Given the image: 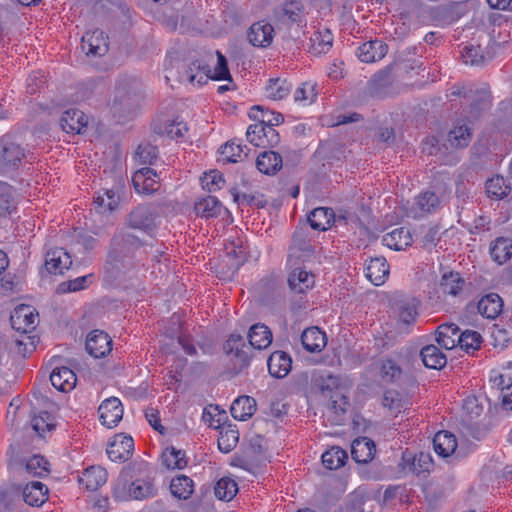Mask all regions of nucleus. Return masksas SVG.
Masks as SVG:
<instances>
[{
  "label": "nucleus",
  "mask_w": 512,
  "mask_h": 512,
  "mask_svg": "<svg viewBox=\"0 0 512 512\" xmlns=\"http://www.w3.org/2000/svg\"><path fill=\"white\" fill-rule=\"evenodd\" d=\"M156 489L149 478L131 481L126 474H121L113 488V497L118 501L129 499L143 500L154 496Z\"/></svg>",
  "instance_id": "obj_1"
},
{
  "label": "nucleus",
  "mask_w": 512,
  "mask_h": 512,
  "mask_svg": "<svg viewBox=\"0 0 512 512\" xmlns=\"http://www.w3.org/2000/svg\"><path fill=\"white\" fill-rule=\"evenodd\" d=\"M142 246L140 239L125 231H118L111 240V249L109 252V261L114 267L121 271L126 267L125 259H130L135 250Z\"/></svg>",
  "instance_id": "obj_2"
},
{
  "label": "nucleus",
  "mask_w": 512,
  "mask_h": 512,
  "mask_svg": "<svg viewBox=\"0 0 512 512\" xmlns=\"http://www.w3.org/2000/svg\"><path fill=\"white\" fill-rule=\"evenodd\" d=\"M223 350L229 358L234 374H239L248 368L254 356L253 348L239 334H231L224 343Z\"/></svg>",
  "instance_id": "obj_3"
},
{
  "label": "nucleus",
  "mask_w": 512,
  "mask_h": 512,
  "mask_svg": "<svg viewBox=\"0 0 512 512\" xmlns=\"http://www.w3.org/2000/svg\"><path fill=\"white\" fill-rule=\"evenodd\" d=\"M12 338L17 353L23 357L31 354L39 343V335L35 322H11Z\"/></svg>",
  "instance_id": "obj_4"
},
{
  "label": "nucleus",
  "mask_w": 512,
  "mask_h": 512,
  "mask_svg": "<svg viewBox=\"0 0 512 512\" xmlns=\"http://www.w3.org/2000/svg\"><path fill=\"white\" fill-rule=\"evenodd\" d=\"M390 309L400 320H415L422 315L420 300L399 294L391 297Z\"/></svg>",
  "instance_id": "obj_5"
},
{
  "label": "nucleus",
  "mask_w": 512,
  "mask_h": 512,
  "mask_svg": "<svg viewBox=\"0 0 512 512\" xmlns=\"http://www.w3.org/2000/svg\"><path fill=\"white\" fill-rule=\"evenodd\" d=\"M156 214L149 205H138L128 216V226L150 233L156 227Z\"/></svg>",
  "instance_id": "obj_6"
},
{
  "label": "nucleus",
  "mask_w": 512,
  "mask_h": 512,
  "mask_svg": "<svg viewBox=\"0 0 512 512\" xmlns=\"http://www.w3.org/2000/svg\"><path fill=\"white\" fill-rule=\"evenodd\" d=\"M134 451V441L131 436L116 435L107 448V455L112 461L125 462L129 460Z\"/></svg>",
  "instance_id": "obj_7"
},
{
  "label": "nucleus",
  "mask_w": 512,
  "mask_h": 512,
  "mask_svg": "<svg viewBox=\"0 0 512 512\" xmlns=\"http://www.w3.org/2000/svg\"><path fill=\"white\" fill-rule=\"evenodd\" d=\"M159 175L155 170L144 167L137 170L132 176L134 189L139 194H151L159 189Z\"/></svg>",
  "instance_id": "obj_8"
},
{
  "label": "nucleus",
  "mask_w": 512,
  "mask_h": 512,
  "mask_svg": "<svg viewBox=\"0 0 512 512\" xmlns=\"http://www.w3.org/2000/svg\"><path fill=\"white\" fill-rule=\"evenodd\" d=\"M86 350L95 358L105 357L112 350V339L102 330H93L87 336Z\"/></svg>",
  "instance_id": "obj_9"
},
{
  "label": "nucleus",
  "mask_w": 512,
  "mask_h": 512,
  "mask_svg": "<svg viewBox=\"0 0 512 512\" xmlns=\"http://www.w3.org/2000/svg\"><path fill=\"white\" fill-rule=\"evenodd\" d=\"M101 423L108 427H115L123 417V407L120 400L110 397L104 400L98 408Z\"/></svg>",
  "instance_id": "obj_10"
},
{
  "label": "nucleus",
  "mask_w": 512,
  "mask_h": 512,
  "mask_svg": "<svg viewBox=\"0 0 512 512\" xmlns=\"http://www.w3.org/2000/svg\"><path fill=\"white\" fill-rule=\"evenodd\" d=\"M81 48L87 55L102 56L108 51V38L101 30L87 32L82 36Z\"/></svg>",
  "instance_id": "obj_11"
},
{
  "label": "nucleus",
  "mask_w": 512,
  "mask_h": 512,
  "mask_svg": "<svg viewBox=\"0 0 512 512\" xmlns=\"http://www.w3.org/2000/svg\"><path fill=\"white\" fill-rule=\"evenodd\" d=\"M72 265V259L63 248H53L47 251L45 267L51 274H63Z\"/></svg>",
  "instance_id": "obj_12"
},
{
  "label": "nucleus",
  "mask_w": 512,
  "mask_h": 512,
  "mask_svg": "<svg viewBox=\"0 0 512 512\" xmlns=\"http://www.w3.org/2000/svg\"><path fill=\"white\" fill-rule=\"evenodd\" d=\"M88 124V117L78 109L66 110L60 119L61 128L67 133H82Z\"/></svg>",
  "instance_id": "obj_13"
},
{
  "label": "nucleus",
  "mask_w": 512,
  "mask_h": 512,
  "mask_svg": "<svg viewBox=\"0 0 512 512\" xmlns=\"http://www.w3.org/2000/svg\"><path fill=\"white\" fill-rule=\"evenodd\" d=\"M388 51V46L382 40H372L358 47L357 56L360 61L372 63L381 60Z\"/></svg>",
  "instance_id": "obj_14"
},
{
  "label": "nucleus",
  "mask_w": 512,
  "mask_h": 512,
  "mask_svg": "<svg viewBox=\"0 0 512 512\" xmlns=\"http://www.w3.org/2000/svg\"><path fill=\"white\" fill-rule=\"evenodd\" d=\"M273 35V26L264 21H259L251 25L248 32V39L253 46L267 47L272 43Z\"/></svg>",
  "instance_id": "obj_15"
},
{
  "label": "nucleus",
  "mask_w": 512,
  "mask_h": 512,
  "mask_svg": "<svg viewBox=\"0 0 512 512\" xmlns=\"http://www.w3.org/2000/svg\"><path fill=\"white\" fill-rule=\"evenodd\" d=\"M311 386L322 394L331 393L340 386V378L326 370H315L310 377Z\"/></svg>",
  "instance_id": "obj_16"
},
{
  "label": "nucleus",
  "mask_w": 512,
  "mask_h": 512,
  "mask_svg": "<svg viewBox=\"0 0 512 512\" xmlns=\"http://www.w3.org/2000/svg\"><path fill=\"white\" fill-rule=\"evenodd\" d=\"M267 366L269 374L274 378H284L292 368L291 357L284 351L273 352L268 360Z\"/></svg>",
  "instance_id": "obj_17"
},
{
  "label": "nucleus",
  "mask_w": 512,
  "mask_h": 512,
  "mask_svg": "<svg viewBox=\"0 0 512 512\" xmlns=\"http://www.w3.org/2000/svg\"><path fill=\"white\" fill-rule=\"evenodd\" d=\"M24 157V150L16 143L0 142V171L16 167Z\"/></svg>",
  "instance_id": "obj_18"
},
{
  "label": "nucleus",
  "mask_w": 512,
  "mask_h": 512,
  "mask_svg": "<svg viewBox=\"0 0 512 512\" xmlns=\"http://www.w3.org/2000/svg\"><path fill=\"white\" fill-rule=\"evenodd\" d=\"M195 213L205 219L216 218L221 215L224 211L228 213V210L224 208L222 203L214 196H206L198 199L194 204Z\"/></svg>",
  "instance_id": "obj_19"
},
{
  "label": "nucleus",
  "mask_w": 512,
  "mask_h": 512,
  "mask_svg": "<svg viewBox=\"0 0 512 512\" xmlns=\"http://www.w3.org/2000/svg\"><path fill=\"white\" fill-rule=\"evenodd\" d=\"M366 277L376 286L382 285L389 276V265L384 257L370 258L365 268Z\"/></svg>",
  "instance_id": "obj_20"
},
{
  "label": "nucleus",
  "mask_w": 512,
  "mask_h": 512,
  "mask_svg": "<svg viewBox=\"0 0 512 512\" xmlns=\"http://www.w3.org/2000/svg\"><path fill=\"white\" fill-rule=\"evenodd\" d=\"M248 339L249 345L253 349L262 350L271 345L273 335L268 326L262 322H257L249 329Z\"/></svg>",
  "instance_id": "obj_21"
},
{
  "label": "nucleus",
  "mask_w": 512,
  "mask_h": 512,
  "mask_svg": "<svg viewBox=\"0 0 512 512\" xmlns=\"http://www.w3.org/2000/svg\"><path fill=\"white\" fill-rule=\"evenodd\" d=\"M52 385L61 392L71 391L77 382L76 374L68 367H57L50 374Z\"/></svg>",
  "instance_id": "obj_22"
},
{
  "label": "nucleus",
  "mask_w": 512,
  "mask_h": 512,
  "mask_svg": "<svg viewBox=\"0 0 512 512\" xmlns=\"http://www.w3.org/2000/svg\"><path fill=\"white\" fill-rule=\"evenodd\" d=\"M375 452V443L367 437L357 438L352 442L351 455L357 463L370 462L374 458Z\"/></svg>",
  "instance_id": "obj_23"
},
{
  "label": "nucleus",
  "mask_w": 512,
  "mask_h": 512,
  "mask_svg": "<svg viewBox=\"0 0 512 512\" xmlns=\"http://www.w3.org/2000/svg\"><path fill=\"white\" fill-rule=\"evenodd\" d=\"M283 165L282 156L272 150L260 153L256 160L257 169L266 175L276 174Z\"/></svg>",
  "instance_id": "obj_24"
},
{
  "label": "nucleus",
  "mask_w": 512,
  "mask_h": 512,
  "mask_svg": "<svg viewBox=\"0 0 512 512\" xmlns=\"http://www.w3.org/2000/svg\"><path fill=\"white\" fill-rule=\"evenodd\" d=\"M437 343L447 349H453L458 345L457 338L460 336V329L454 322H444L437 330Z\"/></svg>",
  "instance_id": "obj_25"
},
{
  "label": "nucleus",
  "mask_w": 512,
  "mask_h": 512,
  "mask_svg": "<svg viewBox=\"0 0 512 512\" xmlns=\"http://www.w3.org/2000/svg\"><path fill=\"white\" fill-rule=\"evenodd\" d=\"M479 313L488 320H494L503 309V301L496 293L483 296L477 305Z\"/></svg>",
  "instance_id": "obj_26"
},
{
  "label": "nucleus",
  "mask_w": 512,
  "mask_h": 512,
  "mask_svg": "<svg viewBox=\"0 0 512 512\" xmlns=\"http://www.w3.org/2000/svg\"><path fill=\"white\" fill-rule=\"evenodd\" d=\"M303 347L308 352H320L327 344L326 334L318 327L306 328L301 335Z\"/></svg>",
  "instance_id": "obj_27"
},
{
  "label": "nucleus",
  "mask_w": 512,
  "mask_h": 512,
  "mask_svg": "<svg viewBox=\"0 0 512 512\" xmlns=\"http://www.w3.org/2000/svg\"><path fill=\"white\" fill-rule=\"evenodd\" d=\"M107 481V471L100 466H91L84 470L79 482L89 491H95Z\"/></svg>",
  "instance_id": "obj_28"
},
{
  "label": "nucleus",
  "mask_w": 512,
  "mask_h": 512,
  "mask_svg": "<svg viewBox=\"0 0 512 512\" xmlns=\"http://www.w3.org/2000/svg\"><path fill=\"white\" fill-rule=\"evenodd\" d=\"M47 495L48 489L42 482L32 481L24 487L22 499L30 506H41L47 500Z\"/></svg>",
  "instance_id": "obj_29"
},
{
  "label": "nucleus",
  "mask_w": 512,
  "mask_h": 512,
  "mask_svg": "<svg viewBox=\"0 0 512 512\" xmlns=\"http://www.w3.org/2000/svg\"><path fill=\"white\" fill-rule=\"evenodd\" d=\"M382 242L385 246L400 251L411 245L412 236L408 229L400 227L385 234L382 238Z\"/></svg>",
  "instance_id": "obj_30"
},
{
  "label": "nucleus",
  "mask_w": 512,
  "mask_h": 512,
  "mask_svg": "<svg viewBox=\"0 0 512 512\" xmlns=\"http://www.w3.org/2000/svg\"><path fill=\"white\" fill-rule=\"evenodd\" d=\"M308 222L313 229L325 231L335 222L334 211L327 207L315 208L309 214Z\"/></svg>",
  "instance_id": "obj_31"
},
{
  "label": "nucleus",
  "mask_w": 512,
  "mask_h": 512,
  "mask_svg": "<svg viewBox=\"0 0 512 512\" xmlns=\"http://www.w3.org/2000/svg\"><path fill=\"white\" fill-rule=\"evenodd\" d=\"M288 283L293 291L304 293L314 286L315 276L302 268H295L288 277Z\"/></svg>",
  "instance_id": "obj_32"
},
{
  "label": "nucleus",
  "mask_w": 512,
  "mask_h": 512,
  "mask_svg": "<svg viewBox=\"0 0 512 512\" xmlns=\"http://www.w3.org/2000/svg\"><path fill=\"white\" fill-rule=\"evenodd\" d=\"M256 411V401L250 396H240L231 405L230 412L234 419L245 421Z\"/></svg>",
  "instance_id": "obj_33"
},
{
  "label": "nucleus",
  "mask_w": 512,
  "mask_h": 512,
  "mask_svg": "<svg viewBox=\"0 0 512 512\" xmlns=\"http://www.w3.org/2000/svg\"><path fill=\"white\" fill-rule=\"evenodd\" d=\"M465 280L458 272L449 271L441 276L439 290L444 295L457 296L463 290Z\"/></svg>",
  "instance_id": "obj_34"
},
{
  "label": "nucleus",
  "mask_w": 512,
  "mask_h": 512,
  "mask_svg": "<svg viewBox=\"0 0 512 512\" xmlns=\"http://www.w3.org/2000/svg\"><path fill=\"white\" fill-rule=\"evenodd\" d=\"M423 364L429 369L439 370L447 363L446 355L435 345H427L420 351Z\"/></svg>",
  "instance_id": "obj_35"
},
{
  "label": "nucleus",
  "mask_w": 512,
  "mask_h": 512,
  "mask_svg": "<svg viewBox=\"0 0 512 512\" xmlns=\"http://www.w3.org/2000/svg\"><path fill=\"white\" fill-rule=\"evenodd\" d=\"M433 446L439 456L446 458L456 451L457 441L452 433L440 431L434 436Z\"/></svg>",
  "instance_id": "obj_36"
},
{
  "label": "nucleus",
  "mask_w": 512,
  "mask_h": 512,
  "mask_svg": "<svg viewBox=\"0 0 512 512\" xmlns=\"http://www.w3.org/2000/svg\"><path fill=\"white\" fill-rule=\"evenodd\" d=\"M290 252V257L295 256L297 258L309 256L313 253V246L308 240L307 231L304 228H299L294 232Z\"/></svg>",
  "instance_id": "obj_37"
},
{
  "label": "nucleus",
  "mask_w": 512,
  "mask_h": 512,
  "mask_svg": "<svg viewBox=\"0 0 512 512\" xmlns=\"http://www.w3.org/2000/svg\"><path fill=\"white\" fill-rule=\"evenodd\" d=\"M283 16L290 22L301 24L306 22V5L304 0H285L282 6Z\"/></svg>",
  "instance_id": "obj_38"
},
{
  "label": "nucleus",
  "mask_w": 512,
  "mask_h": 512,
  "mask_svg": "<svg viewBox=\"0 0 512 512\" xmlns=\"http://www.w3.org/2000/svg\"><path fill=\"white\" fill-rule=\"evenodd\" d=\"M292 90V84L287 79L271 78L269 79L266 87V97L278 101L287 97Z\"/></svg>",
  "instance_id": "obj_39"
},
{
  "label": "nucleus",
  "mask_w": 512,
  "mask_h": 512,
  "mask_svg": "<svg viewBox=\"0 0 512 512\" xmlns=\"http://www.w3.org/2000/svg\"><path fill=\"white\" fill-rule=\"evenodd\" d=\"M415 205L418 209L419 216H422L424 214L437 212L442 206V200L434 192L425 191L416 198Z\"/></svg>",
  "instance_id": "obj_40"
},
{
  "label": "nucleus",
  "mask_w": 512,
  "mask_h": 512,
  "mask_svg": "<svg viewBox=\"0 0 512 512\" xmlns=\"http://www.w3.org/2000/svg\"><path fill=\"white\" fill-rule=\"evenodd\" d=\"M186 74L190 83L197 84L199 86L207 83V81L211 79V69L209 65L200 60L192 62L189 65Z\"/></svg>",
  "instance_id": "obj_41"
},
{
  "label": "nucleus",
  "mask_w": 512,
  "mask_h": 512,
  "mask_svg": "<svg viewBox=\"0 0 512 512\" xmlns=\"http://www.w3.org/2000/svg\"><path fill=\"white\" fill-rule=\"evenodd\" d=\"M490 254L498 264L507 262L512 257V240L504 237L497 238L491 244Z\"/></svg>",
  "instance_id": "obj_42"
},
{
  "label": "nucleus",
  "mask_w": 512,
  "mask_h": 512,
  "mask_svg": "<svg viewBox=\"0 0 512 512\" xmlns=\"http://www.w3.org/2000/svg\"><path fill=\"white\" fill-rule=\"evenodd\" d=\"M170 491L174 497L186 500L194 491L193 480L185 475L174 477L170 483Z\"/></svg>",
  "instance_id": "obj_43"
},
{
  "label": "nucleus",
  "mask_w": 512,
  "mask_h": 512,
  "mask_svg": "<svg viewBox=\"0 0 512 512\" xmlns=\"http://www.w3.org/2000/svg\"><path fill=\"white\" fill-rule=\"evenodd\" d=\"M494 347L505 348L512 340V322H495L491 330Z\"/></svg>",
  "instance_id": "obj_44"
},
{
  "label": "nucleus",
  "mask_w": 512,
  "mask_h": 512,
  "mask_svg": "<svg viewBox=\"0 0 512 512\" xmlns=\"http://www.w3.org/2000/svg\"><path fill=\"white\" fill-rule=\"evenodd\" d=\"M162 462L168 469H183L188 461L185 452L174 447H168L162 452Z\"/></svg>",
  "instance_id": "obj_45"
},
{
  "label": "nucleus",
  "mask_w": 512,
  "mask_h": 512,
  "mask_svg": "<svg viewBox=\"0 0 512 512\" xmlns=\"http://www.w3.org/2000/svg\"><path fill=\"white\" fill-rule=\"evenodd\" d=\"M382 404L392 413H399L405 409L409 401L397 390H387L383 394Z\"/></svg>",
  "instance_id": "obj_46"
},
{
  "label": "nucleus",
  "mask_w": 512,
  "mask_h": 512,
  "mask_svg": "<svg viewBox=\"0 0 512 512\" xmlns=\"http://www.w3.org/2000/svg\"><path fill=\"white\" fill-rule=\"evenodd\" d=\"M348 456L340 447H332L322 454L323 465L330 470H336L345 464Z\"/></svg>",
  "instance_id": "obj_47"
},
{
  "label": "nucleus",
  "mask_w": 512,
  "mask_h": 512,
  "mask_svg": "<svg viewBox=\"0 0 512 512\" xmlns=\"http://www.w3.org/2000/svg\"><path fill=\"white\" fill-rule=\"evenodd\" d=\"M310 41L311 49L315 54L327 53L333 44V35L329 30L316 31L312 34Z\"/></svg>",
  "instance_id": "obj_48"
},
{
  "label": "nucleus",
  "mask_w": 512,
  "mask_h": 512,
  "mask_svg": "<svg viewBox=\"0 0 512 512\" xmlns=\"http://www.w3.org/2000/svg\"><path fill=\"white\" fill-rule=\"evenodd\" d=\"M238 492L237 483L228 477L221 478L214 487L215 496L224 501L232 500Z\"/></svg>",
  "instance_id": "obj_49"
},
{
  "label": "nucleus",
  "mask_w": 512,
  "mask_h": 512,
  "mask_svg": "<svg viewBox=\"0 0 512 512\" xmlns=\"http://www.w3.org/2000/svg\"><path fill=\"white\" fill-rule=\"evenodd\" d=\"M249 116L256 119L260 124L271 126L272 128L283 122L282 114L268 111L264 112L260 106L253 107Z\"/></svg>",
  "instance_id": "obj_50"
},
{
  "label": "nucleus",
  "mask_w": 512,
  "mask_h": 512,
  "mask_svg": "<svg viewBox=\"0 0 512 512\" xmlns=\"http://www.w3.org/2000/svg\"><path fill=\"white\" fill-rule=\"evenodd\" d=\"M486 192L488 196L502 199L510 192V186L502 176L493 177L486 182Z\"/></svg>",
  "instance_id": "obj_51"
},
{
  "label": "nucleus",
  "mask_w": 512,
  "mask_h": 512,
  "mask_svg": "<svg viewBox=\"0 0 512 512\" xmlns=\"http://www.w3.org/2000/svg\"><path fill=\"white\" fill-rule=\"evenodd\" d=\"M471 139L470 129L465 125L455 126L449 133L448 140L452 147L468 146Z\"/></svg>",
  "instance_id": "obj_52"
},
{
  "label": "nucleus",
  "mask_w": 512,
  "mask_h": 512,
  "mask_svg": "<svg viewBox=\"0 0 512 512\" xmlns=\"http://www.w3.org/2000/svg\"><path fill=\"white\" fill-rule=\"evenodd\" d=\"M31 426L40 436L46 431L50 432L55 428L52 415L47 411H41L31 419Z\"/></svg>",
  "instance_id": "obj_53"
},
{
  "label": "nucleus",
  "mask_w": 512,
  "mask_h": 512,
  "mask_svg": "<svg viewBox=\"0 0 512 512\" xmlns=\"http://www.w3.org/2000/svg\"><path fill=\"white\" fill-rule=\"evenodd\" d=\"M157 157L158 148L150 143L140 144L135 153V159L143 165H152Z\"/></svg>",
  "instance_id": "obj_54"
},
{
  "label": "nucleus",
  "mask_w": 512,
  "mask_h": 512,
  "mask_svg": "<svg viewBox=\"0 0 512 512\" xmlns=\"http://www.w3.org/2000/svg\"><path fill=\"white\" fill-rule=\"evenodd\" d=\"M48 465L49 463L44 457L34 455L27 461L25 470L29 475L41 477L49 472Z\"/></svg>",
  "instance_id": "obj_55"
},
{
  "label": "nucleus",
  "mask_w": 512,
  "mask_h": 512,
  "mask_svg": "<svg viewBox=\"0 0 512 512\" xmlns=\"http://www.w3.org/2000/svg\"><path fill=\"white\" fill-rule=\"evenodd\" d=\"M458 345L466 350H477L480 348L482 338L481 335L476 331H465L460 334L457 338Z\"/></svg>",
  "instance_id": "obj_56"
},
{
  "label": "nucleus",
  "mask_w": 512,
  "mask_h": 512,
  "mask_svg": "<svg viewBox=\"0 0 512 512\" xmlns=\"http://www.w3.org/2000/svg\"><path fill=\"white\" fill-rule=\"evenodd\" d=\"M37 309L30 304H18L9 312V320H33L38 317Z\"/></svg>",
  "instance_id": "obj_57"
},
{
  "label": "nucleus",
  "mask_w": 512,
  "mask_h": 512,
  "mask_svg": "<svg viewBox=\"0 0 512 512\" xmlns=\"http://www.w3.org/2000/svg\"><path fill=\"white\" fill-rule=\"evenodd\" d=\"M201 181L202 187L210 192L221 189L225 183L223 175L217 170L205 173Z\"/></svg>",
  "instance_id": "obj_58"
},
{
  "label": "nucleus",
  "mask_w": 512,
  "mask_h": 512,
  "mask_svg": "<svg viewBox=\"0 0 512 512\" xmlns=\"http://www.w3.org/2000/svg\"><path fill=\"white\" fill-rule=\"evenodd\" d=\"M317 96L315 85L309 82L302 83L294 92V100L302 103H312Z\"/></svg>",
  "instance_id": "obj_59"
},
{
  "label": "nucleus",
  "mask_w": 512,
  "mask_h": 512,
  "mask_svg": "<svg viewBox=\"0 0 512 512\" xmlns=\"http://www.w3.org/2000/svg\"><path fill=\"white\" fill-rule=\"evenodd\" d=\"M238 442V432L232 429H228L226 431L220 432V437L218 439V448L224 452L229 453L232 451Z\"/></svg>",
  "instance_id": "obj_60"
},
{
  "label": "nucleus",
  "mask_w": 512,
  "mask_h": 512,
  "mask_svg": "<svg viewBox=\"0 0 512 512\" xmlns=\"http://www.w3.org/2000/svg\"><path fill=\"white\" fill-rule=\"evenodd\" d=\"M492 381L494 386L501 392L505 390L509 391L512 388V362H509L507 366L504 367V371L495 376Z\"/></svg>",
  "instance_id": "obj_61"
},
{
  "label": "nucleus",
  "mask_w": 512,
  "mask_h": 512,
  "mask_svg": "<svg viewBox=\"0 0 512 512\" xmlns=\"http://www.w3.org/2000/svg\"><path fill=\"white\" fill-rule=\"evenodd\" d=\"M492 105V96L490 91L481 90L478 92L477 98L474 100L472 104V113L474 116H478L481 111L488 110Z\"/></svg>",
  "instance_id": "obj_62"
},
{
  "label": "nucleus",
  "mask_w": 512,
  "mask_h": 512,
  "mask_svg": "<svg viewBox=\"0 0 512 512\" xmlns=\"http://www.w3.org/2000/svg\"><path fill=\"white\" fill-rule=\"evenodd\" d=\"M431 462L432 460L430 455L421 452L418 456L413 458L410 469L414 474L420 475L429 471Z\"/></svg>",
  "instance_id": "obj_63"
},
{
  "label": "nucleus",
  "mask_w": 512,
  "mask_h": 512,
  "mask_svg": "<svg viewBox=\"0 0 512 512\" xmlns=\"http://www.w3.org/2000/svg\"><path fill=\"white\" fill-rule=\"evenodd\" d=\"M243 153V148L240 144H235L234 142H227L221 148V154L225 157L228 162L236 163L241 161Z\"/></svg>",
  "instance_id": "obj_64"
}]
</instances>
